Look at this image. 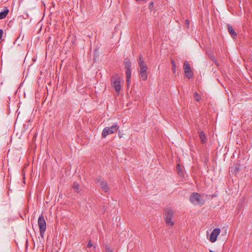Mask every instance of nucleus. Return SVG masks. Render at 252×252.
<instances>
[{"label": "nucleus", "mask_w": 252, "mask_h": 252, "mask_svg": "<svg viewBox=\"0 0 252 252\" xmlns=\"http://www.w3.org/2000/svg\"><path fill=\"white\" fill-rule=\"evenodd\" d=\"M111 85L115 91L119 94L121 90V81L118 75H115L112 76L111 80Z\"/></svg>", "instance_id": "nucleus-1"}, {"label": "nucleus", "mask_w": 252, "mask_h": 252, "mask_svg": "<svg viewBox=\"0 0 252 252\" xmlns=\"http://www.w3.org/2000/svg\"><path fill=\"white\" fill-rule=\"evenodd\" d=\"M173 217V211L170 208H166L164 212V218L167 225L172 226L174 222L172 221Z\"/></svg>", "instance_id": "nucleus-2"}, {"label": "nucleus", "mask_w": 252, "mask_h": 252, "mask_svg": "<svg viewBox=\"0 0 252 252\" xmlns=\"http://www.w3.org/2000/svg\"><path fill=\"white\" fill-rule=\"evenodd\" d=\"M38 225L40 236L42 238H44V233L46 229V223L42 215H40L38 219Z\"/></svg>", "instance_id": "nucleus-3"}, {"label": "nucleus", "mask_w": 252, "mask_h": 252, "mask_svg": "<svg viewBox=\"0 0 252 252\" xmlns=\"http://www.w3.org/2000/svg\"><path fill=\"white\" fill-rule=\"evenodd\" d=\"M119 129V126L117 125H114L111 126L105 127L102 130V136L105 138L108 135L113 134Z\"/></svg>", "instance_id": "nucleus-4"}, {"label": "nucleus", "mask_w": 252, "mask_h": 252, "mask_svg": "<svg viewBox=\"0 0 252 252\" xmlns=\"http://www.w3.org/2000/svg\"><path fill=\"white\" fill-rule=\"evenodd\" d=\"M201 195L200 194L193 192L190 196L189 200L194 204H203L204 202L202 199H201Z\"/></svg>", "instance_id": "nucleus-5"}, {"label": "nucleus", "mask_w": 252, "mask_h": 252, "mask_svg": "<svg viewBox=\"0 0 252 252\" xmlns=\"http://www.w3.org/2000/svg\"><path fill=\"white\" fill-rule=\"evenodd\" d=\"M183 68L184 70L185 75L188 78L190 79L193 76V73L191 70L190 64L188 61H185L184 63Z\"/></svg>", "instance_id": "nucleus-6"}, {"label": "nucleus", "mask_w": 252, "mask_h": 252, "mask_svg": "<svg viewBox=\"0 0 252 252\" xmlns=\"http://www.w3.org/2000/svg\"><path fill=\"white\" fill-rule=\"evenodd\" d=\"M220 228H215L211 233L210 241L212 243L215 242L217 241L218 236L220 234Z\"/></svg>", "instance_id": "nucleus-7"}, {"label": "nucleus", "mask_w": 252, "mask_h": 252, "mask_svg": "<svg viewBox=\"0 0 252 252\" xmlns=\"http://www.w3.org/2000/svg\"><path fill=\"white\" fill-rule=\"evenodd\" d=\"M138 63L140 68L139 71H147V65L145 63L141 55L139 56V59H138Z\"/></svg>", "instance_id": "nucleus-8"}, {"label": "nucleus", "mask_w": 252, "mask_h": 252, "mask_svg": "<svg viewBox=\"0 0 252 252\" xmlns=\"http://www.w3.org/2000/svg\"><path fill=\"white\" fill-rule=\"evenodd\" d=\"M98 186L100 187L103 191L105 192H108L109 191V188L107 182L104 180H102Z\"/></svg>", "instance_id": "nucleus-9"}, {"label": "nucleus", "mask_w": 252, "mask_h": 252, "mask_svg": "<svg viewBox=\"0 0 252 252\" xmlns=\"http://www.w3.org/2000/svg\"><path fill=\"white\" fill-rule=\"evenodd\" d=\"M124 64L126 68V73H131V63L128 59H125Z\"/></svg>", "instance_id": "nucleus-10"}, {"label": "nucleus", "mask_w": 252, "mask_h": 252, "mask_svg": "<svg viewBox=\"0 0 252 252\" xmlns=\"http://www.w3.org/2000/svg\"><path fill=\"white\" fill-rule=\"evenodd\" d=\"M240 167L241 165L239 163H236L230 168V172H232V174L236 175L240 171Z\"/></svg>", "instance_id": "nucleus-11"}, {"label": "nucleus", "mask_w": 252, "mask_h": 252, "mask_svg": "<svg viewBox=\"0 0 252 252\" xmlns=\"http://www.w3.org/2000/svg\"><path fill=\"white\" fill-rule=\"evenodd\" d=\"M227 28L228 31L230 34L231 35V37L233 39H235L237 37V34L233 27L231 25H228Z\"/></svg>", "instance_id": "nucleus-12"}, {"label": "nucleus", "mask_w": 252, "mask_h": 252, "mask_svg": "<svg viewBox=\"0 0 252 252\" xmlns=\"http://www.w3.org/2000/svg\"><path fill=\"white\" fill-rule=\"evenodd\" d=\"M140 78L143 80L146 81L147 79L148 74L147 71H139V72Z\"/></svg>", "instance_id": "nucleus-13"}, {"label": "nucleus", "mask_w": 252, "mask_h": 252, "mask_svg": "<svg viewBox=\"0 0 252 252\" xmlns=\"http://www.w3.org/2000/svg\"><path fill=\"white\" fill-rule=\"evenodd\" d=\"M199 138L201 140V142L202 143H206V142L207 141V138H206V137L204 132H203V131L199 132Z\"/></svg>", "instance_id": "nucleus-14"}, {"label": "nucleus", "mask_w": 252, "mask_h": 252, "mask_svg": "<svg viewBox=\"0 0 252 252\" xmlns=\"http://www.w3.org/2000/svg\"><path fill=\"white\" fill-rule=\"evenodd\" d=\"M72 188L75 192L79 193L80 192V185L78 183L76 182L74 183Z\"/></svg>", "instance_id": "nucleus-15"}, {"label": "nucleus", "mask_w": 252, "mask_h": 252, "mask_svg": "<svg viewBox=\"0 0 252 252\" xmlns=\"http://www.w3.org/2000/svg\"><path fill=\"white\" fill-rule=\"evenodd\" d=\"M9 12L8 9H5L3 11L0 12V20L3 19L6 17Z\"/></svg>", "instance_id": "nucleus-16"}, {"label": "nucleus", "mask_w": 252, "mask_h": 252, "mask_svg": "<svg viewBox=\"0 0 252 252\" xmlns=\"http://www.w3.org/2000/svg\"><path fill=\"white\" fill-rule=\"evenodd\" d=\"M193 97L195 100L198 102L200 101L201 98V96L197 92L193 94Z\"/></svg>", "instance_id": "nucleus-17"}, {"label": "nucleus", "mask_w": 252, "mask_h": 252, "mask_svg": "<svg viewBox=\"0 0 252 252\" xmlns=\"http://www.w3.org/2000/svg\"><path fill=\"white\" fill-rule=\"evenodd\" d=\"M171 64H172V71H173V72L174 73H175V72H176V65L175 62L173 60H171Z\"/></svg>", "instance_id": "nucleus-18"}, {"label": "nucleus", "mask_w": 252, "mask_h": 252, "mask_svg": "<svg viewBox=\"0 0 252 252\" xmlns=\"http://www.w3.org/2000/svg\"><path fill=\"white\" fill-rule=\"evenodd\" d=\"M105 248L106 252H113V250L110 248L108 245H106Z\"/></svg>", "instance_id": "nucleus-19"}, {"label": "nucleus", "mask_w": 252, "mask_h": 252, "mask_svg": "<svg viewBox=\"0 0 252 252\" xmlns=\"http://www.w3.org/2000/svg\"><path fill=\"white\" fill-rule=\"evenodd\" d=\"M126 81L127 84L129 83V82H130V79H131V73H129L128 74V73H126Z\"/></svg>", "instance_id": "nucleus-20"}, {"label": "nucleus", "mask_w": 252, "mask_h": 252, "mask_svg": "<svg viewBox=\"0 0 252 252\" xmlns=\"http://www.w3.org/2000/svg\"><path fill=\"white\" fill-rule=\"evenodd\" d=\"M176 168L178 172V173L180 174L182 171L181 168L180 164H178L177 165Z\"/></svg>", "instance_id": "nucleus-21"}, {"label": "nucleus", "mask_w": 252, "mask_h": 252, "mask_svg": "<svg viewBox=\"0 0 252 252\" xmlns=\"http://www.w3.org/2000/svg\"><path fill=\"white\" fill-rule=\"evenodd\" d=\"M153 5H154V2L153 1H151L149 5V8L150 9V10H152L153 7Z\"/></svg>", "instance_id": "nucleus-22"}, {"label": "nucleus", "mask_w": 252, "mask_h": 252, "mask_svg": "<svg viewBox=\"0 0 252 252\" xmlns=\"http://www.w3.org/2000/svg\"><path fill=\"white\" fill-rule=\"evenodd\" d=\"M93 246V244H92V243L91 242V240H89L88 243L87 247L88 248H91V247H92Z\"/></svg>", "instance_id": "nucleus-23"}, {"label": "nucleus", "mask_w": 252, "mask_h": 252, "mask_svg": "<svg viewBox=\"0 0 252 252\" xmlns=\"http://www.w3.org/2000/svg\"><path fill=\"white\" fill-rule=\"evenodd\" d=\"M189 23H190V22H189V20H188V19L186 20V21H185V23H186V24L187 25V26L188 27H189Z\"/></svg>", "instance_id": "nucleus-24"}, {"label": "nucleus", "mask_w": 252, "mask_h": 252, "mask_svg": "<svg viewBox=\"0 0 252 252\" xmlns=\"http://www.w3.org/2000/svg\"><path fill=\"white\" fill-rule=\"evenodd\" d=\"M101 181H102V180H100V179H98V178H97V179H96V181H95V182H96V184H97V185H98V184H99L100 182Z\"/></svg>", "instance_id": "nucleus-25"}, {"label": "nucleus", "mask_w": 252, "mask_h": 252, "mask_svg": "<svg viewBox=\"0 0 252 252\" xmlns=\"http://www.w3.org/2000/svg\"><path fill=\"white\" fill-rule=\"evenodd\" d=\"M3 32L2 30L0 29V40L1 39L2 34H3Z\"/></svg>", "instance_id": "nucleus-26"}, {"label": "nucleus", "mask_w": 252, "mask_h": 252, "mask_svg": "<svg viewBox=\"0 0 252 252\" xmlns=\"http://www.w3.org/2000/svg\"><path fill=\"white\" fill-rule=\"evenodd\" d=\"M118 136L120 138H122L123 136V134L121 133V132L119 131L118 133Z\"/></svg>", "instance_id": "nucleus-27"}, {"label": "nucleus", "mask_w": 252, "mask_h": 252, "mask_svg": "<svg viewBox=\"0 0 252 252\" xmlns=\"http://www.w3.org/2000/svg\"><path fill=\"white\" fill-rule=\"evenodd\" d=\"M214 62L215 63L217 64L216 61H214Z\"/></svg>", "instance_id": "nucleus-28"}, {"label": "nucleus", "mask_w": 252, "mask_h": 252, "mask_svg": "<svg viewBox=\"0 0 252 252\" xmlns=\"http://www.w3.org/2000/svg\"><path fill=\"white\" fill-rule=\"evenodd\" d=\"M16 125V121L14 122V126Z\"/></svg>", "instance_id": "nucleus-29"}, {"label": "nucleus", "mask_w": 252, "mask_h": 252, "mask_svg": "<svg viewBox=\"0 0 252 252\" xmlns=\"http://www.w3.org/2000/svg\"><path fill=\"white\" fill-rule=\"evenodd\" d=\"M139 0H135V1H139Z\"/></svg>", "instance_id": "nucleus-30"}, {"label": "nucleus", "mask_w": 252, "mask_h": 252, "mask_svg": "<svg viewBox=\"0 0 252 252\" xmlns=\"http://www.w3.org/2000/svg\"><path fill=\"white\" fill-rule=\"evenodd\" d=\"M94 248H96V246H94Z\"/></svg>", "instance_id": "nucleus-31"}]
</instances>
